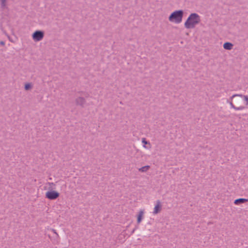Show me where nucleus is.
Returning a JSON list of instances; mask_svg holds the SVG:
<instances>
[{
    "label": "nucleus",
    "mask_w": 248,
    "mask_h": 248,
    "mask_svg": "<svg viewBox=\"0 0 248 248\" xmlns=\"http://www.w3.org/2000/svg\"><path fill=\"white\" fill-rule=\"evenodd\" d=\"M201 21V16L197 13L190 14L186 20L184 26L186 29H191L194 28Z\"/></svg>",
    "instance_id": "obj_2"
},
{
    "label": "nucleus",
    "mask_w": 248,
    "mask_h": 248,
    "mask_svg": "<svg viewBox=\"0 0 248 248\" xmlns=\"http://www.w3.org/2000/svg\"><path fill=\"white\" fill-rule=\"evenodd\" d=\"M248 201V200L244 198H239L235 200L234 202V203L236 205H239L241 203L246 202Z\"/></svg>",
    "instance_id": "obj_8"
},
{
    "label": "nucleus",
    "mask_w": 248,
    "mask_h": 248,
    "mask_svg": "<svg viewBox=\"0 0 248 248\" xmlns=\"http://www.w3.org/2000/svg\"><path fill=\"white\" fill-rule=\"evenodd\" d=\"M79 94L81 95H84L86 97H88L89 96V94L88 93L84 92H78Z\"/></svg>",
    "instance_id": "obj_16"
},
{
    "label": "nucleus",
    "mask_w": 248,
    "mask_h": 248,
    "mask_svg": "<svg viewBox=\"0 0 248 248\" xmlns=\"http://www.w3.org/2000/svg\"><path fill=\"white\" fill-rule=\"evenodd\" d=\"M45 36V33L42 31H36L32 34V40L35 42H39L43 40Z\"/></svg>",
    "instance_id": "obj_4"
},
{
    "label": "nucleus",
    "mask_w": 248,
    "mask_h": 248,
    "mask_svg": "<svg viewBox=\"0 0 248 248\" xmlns=\"http://www.w3.org/2000/svg\"><path fill=\"white\" fill-rule=\"evenodd\" d=\"M0 44H1V45H4V44H4V43L3 42L1 41V42H0Z\"/></svg>",
    "instance_id": "obj_19"
},
{
    "label": "nucleus",
    "mask_w": 248,
    "mask_h": 248,
    "mask_svg": "<svg viewBox=\"0 0 248 248\" xmlns=\"http://www.w3.org/2000/svg\"><path fill=\"white\" fill-rule=\"evenodd\" d=\"M32 88L31 83H28L25 85V89L26 90H29Z\"/></svg>",
    "instance_id": "obj_15"
},
{
    "label": "nucleus",
    "mask_w": 248,
    "mask_h": 248,
    "mask_svg": "<svg viewBox=\"0 0 248 248\" xmlns=\"http://www.w3.org/2000/svg\"><path fill=\"white\" fill-rule=\"evenodd\" d=\"M143 215H144V212L142 210H140L139 213V215L138 216V217H137V223H140V222L141 221L142 219V218H143Z\"/></svg>",
    "instance_id": "obj_11"
},
{
    "label": "nucleus",
    "mask_w": 248,
    "mask_h": 248,
    "mask_svg": "<svg viewBox=\"0 0 248 248\" xmlns=\"http://www.w3.org/2000/svg\"><path fill=\"white\" fill-rule=\"evenodd\" d=\"M161 202L159 200H157L156 201V205H155V207L154 208V210L153 211L154 214H157L158 213H159L161 210Z\"/></svg>",
    "instance_id": "obj_7"
},
{
    "label": "nucleus",
    "mask_w": 248,
    "mask_h": 248,
    "mask_svg": "<svg viewBox=\"0 0 248 248\" xmlns=\"http://www.w3.org/2000/svg\"><path fill=\"white\" fill-rule=\"evenodd\" d=\"M232 108H233L236 110H241L244 109L246 107L244 106L245 102L242 98V94H235L232 95L227 100Z\"/></svg>",
    "instance_id": "obj_1"
},
{
    "label": "nucleus",
    "mask_w": 248,
    "mask_h": 248,
    "mask_svg": "<svg viewBox=\"0 0 248 248\" xmlns=\"http://www.w3.org/2000/svg\"><path fill=\"white\" fill-rule=\"evenodd\" d=\"M233 47V44L230 42H226L223 44V48L226 50H231Z\"/></svg>",
    "instance_id": "obj_10"
},
{
    "label": "nucleus",
    "mask_w": 248,
    "mask_h": 248,
    "mask_svg": "<svg viewBox=\"0 0 248 248\" xmlns=\"http://www.w3.org/2000/svg\"><path fill=\"white\" fill-rule=\"evenodd\" d=\"M59 196V193L54 190L48 191L46 193V198L50 200H56Z\"/></svg>",
    "instance_id": "obj_5"
},
{
    "label": "nucleus",
    "mask_w": 248,
    "mask_h": 248,
    "mask_svg": "<svg viewBox=\"0 0 248 248\" xmlns=\"http://www.w3.org/2000/svg\"><path fill=\"white\" fill-rule=\"evenodd\" d=\"M7 0H0V6L2 9L7 8Z\"/></svg>",
    "instance_id": "obj_12"
},
{
    "label": "nucleus",
    "mask_w": 248,
    "mask_h": 248,
    "mask_svg": "<svg viewBox=\"0 0 248 248\" xmlns=\"http://www.w3.org/2000/svg\"><path fill=\"white\" fill-rule=\"evenodd\" d=\"M135 231V230H133V231H132V233H133Z\"/></svg>",
    "instance_id": "obj_20"
},
{
    "label": "nucleus",
    "mask_w": 248,
    "mask_h": 248,
    "mask_svg": "<svg viewBox=\"0 0 248 248\" xmlns=\"http://www.w3.org/2000/svg\"><path fill=\"white\" fill-rule=\"evenodd\" d=\"M142 142L144 144L143 147L146 149L151 148V144L149 141L146 140V139L143 138L142 139Z\"/></svg>",
    "instance_id": "obj_9"
},
{
    "label": "nucleus",
    "mask_w": 248,
    "mask_h": 248,
    "mask_svg": "<svg viewBox=\"0 0 248 248\" xmlns=\"http://www.w3.org/2000/svg\"><path fill=\"white\" fill-rule=\"evenodd\" d=\"M150 168V166L148 165L143 166L139 169V171L142 172H146Z\"/></svg>",
    "instance_id": "obj_13"
},
{
    "label": "nucleus",
    "mask_w": 248,
    "mask_h": 248,
    "mask_svg": "<svg viewBox=\"0 0 248 248\" xmlns=\"http://www.w3.org/2000/svg\"><path fill=\"white\" fill-rule=\"evenodd\" d=\"M86 101L85 99L82 97L79 96L76 98L75 99V103L77 106H79L82 108L84 107V105L85 104Z\"/></svg>",
    "instance_id": "obj_6"
},
{
    "label": "nucleus",
    "mask_w": 248,
    "mask_h": 248,
    "mask_svg": "<svg viewBox=\"0 0 248 248\" xmlns=\"http://www.w3.org/2000/svg\"><path fill=\"white\" fill-rule=\"evenodd\" d=\"M52 232H53L55 234H56V235H57V236H59V235H58V234L57 233V232H56V230H54V229H52Z\"/></svg>",
    "instance_id": "obj_18"
},
{
    "label": "nucleus",
    "mask_w": 248,
    "mask_h": 248,
    "mask_svg": "<svg viewBox=\"0 0 248 248\" xmlns=\"http://www.w3.org/2000/svg\"><path fill=\"white\" fill-rule=\"evenodd\" d=\"M242 98L243 101L245 102V105L246 106L248 105V96L242 94Z\"/></svg>",
    "instance_id": "obj_14"
},
{
    "label": "nucleus",
    "mask_w": 248,
    "mask_h": 248,
    "mask_svg": "<svg viewBox=\"0 0 248 248\" xmlns=\"http://www.w3.org/2000/svg\"><path fill=\"white\" fill-rule=\"evenodd\" d=\"M48 185L51 186V188L52 189V186H55V184L54 183H48Z\"/></svg>",
    "instance_id": "obj_17"
},
{
    "label": "nucleus",
    "mask_w": 248,
    "mask_h": 248,
    "mask_svg": "<svg viewBox=\"0 0 248 248\" xmlns=\"http://www.w3.org/2000/svg\"><path fill=\"white\" fill-rule=\"evenodd\" d=\"M183 15L184 12L183 10L174 11L171 13L168 19L170 22L179 24L182 21Z\"/></svg>",
    "instance_id": "obj_3"
}]
</instances>
